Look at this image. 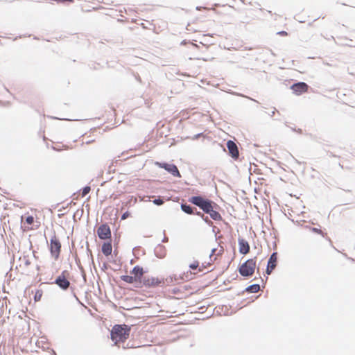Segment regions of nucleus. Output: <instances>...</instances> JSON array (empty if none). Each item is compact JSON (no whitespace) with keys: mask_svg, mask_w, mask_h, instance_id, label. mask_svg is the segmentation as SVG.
I'll return each mask as SVG.
<instances>
[{"mask_svg":"<svg viewBox=\"0 0 355 355\" xmlns=\"http://www.w3.org/2000/svg\"><path fill=\"white\" fill-rule=\"evenodd\" d=\"M102 252L105 256H109L112 254V246L110 242H105L102 245Z\"/></svg>","mask_w":355,"mask_h":355,"instance_id":"a211bd4d","label":"nucleus"},{"mask_svg":"<svg viewBox=\"0 0 355 355\" xmlns=\"http://www.w3.org/2000/svg\"><path fill=\"white\" fill-rule=\"evenodd\" d=\"M130 329L125 324H116L111 331V338L115 343L124 342L130 335Z\"/></svg>","mask_w":355,"mask_h":355,"instance_id":"7ed1b4c3","label":"nucleus"},{"mask_svg":"<svg viewBox=\"0 0 355 355\" xmlns=\"http://www.w3.org/2000/svg\"><path fill=\"white\" fill-rule=\"evenodd\" d=\"M257 266V257L250 259L243 263L239 268V271L243 277L252 276Z\"/></svg>","mask_w":355,"mask_h":355,"instance_id":"39448f33","label":"nucleus"},{"mask_svg":"<svg viewBox=\"0 0 355 355\" xmlns=\"http://www.w3.org/2000/svg\"><path fill=\"white\" fill-rule=\"evenodd\" d=\"M213 10L224 19H230L233 17L235 12V8L227 4L220 6L218 3L217 6L214 7Z\"/></svg>","mask_w":355,"mask_h":355,"instance_id":"423d86ee","label":"nucleus"},{"mask_svg":"<svg viewBox=\"0 0 355 355\" xmlns=\"http://www.w3.org/2000/svg\"><path fill=\"white\" fill-rule=\"evenodd\" d=\"M278 34L282 36H286L288 35V33L286 31H280L278 33Z\"/></svg>","mask_w":355,"mask_h":355,"instance_id":"bb28decb","label":"nucleus"},{"mask_svg":"<svg viewBox=\"0 0 355 355\" xmlns=\"http://www.w3.org/2000/svg\"><path fill=\"white\" fill-rule=\"evenodd\" d=\"M130 214L128 211H125L121 216V220H125L130 216Z\"/></svg>","mask_w":355,"mask_h":355,"instance_id":"a878e982","label":"nucleus"},{"mask_svg":"<svg viewBox=\"0 0 355 355\" xmlns=\"http://www.w3.org/2000/svg\"><path fill=\"white\" fill-rule=\"evenodd\" d=\"M69 273L67 270H64L62 273L56 278L55 283L62 289L67 290L70 286V282L69 281Z\"/></svg>","mask_w":355,"mask_h":355,"instance_id":"9d476101","label":"nucleus"},{"mask_svg":"<svg viewBox=\"0 0 355 355\" xmlns=\"http://www.w3.org/2000/svg\"><path fill=\"white\" fill-rule=\"evenodd\" d=\"M61 243L56 235H53L50 239L49 250L52 257L58 260L61 252Z\"/></svg>","mask_w":355,"mask_h":355,"instance_id":"6e6552de","label":"nucleus"},{"mask_svg":"<svg viewBox=\"0 0 355 355\" xmlns=\"http://www.w3.org/2000/svg\"><path fill=\"white\" fill-rule=\"evenodd\" d=\"M223 252V247H220V249L214 248L211 250V254L209 256V262H204L202 263L201 265H200V263L198 261H194L193 263H191L189 265V268L193 270H197L198 272H194V274H196L198 272H202L205 270H209V267L212 265L214 261L216 259L217 256L221 255Z\"/></svg>","mask_w":355,"mask_h":355,"instance_id":"f03ea898","label":"nucleus"},{"mask_svg":"<svg viewBox=\"0 0 355 355\" xmlns=\"http://www.w3.org/2000/svg\"><path fill=\"white\" fill-rule=\"evenodd\" d=\"M182 207V209L187 214H193V209H192V207H190L189 205H182L181 206Z\"/></svg>","mask_w":355,"mask_h":355,"instance_id":"5701e85b","label":"nucleus"},{"mask_svg":"<svg viewBox=\"0 0 355 355\" xmlns=\"http://www.w3.org/2000/svg\"><path fill=\"white\" fill-rule=\"evenodd\" d=\"M191 46H192L193 48H196L197 46H196V45H194V44H191Z\"/></svg>","mask_w":355,"mask_h":355,"instance_id":"cd10ccee","label":"nucleus"},{"mask_svg":"<svg viewBox=\"0 0 355 355\" xmlns=\"http://www.w3.org/2000/svg\"><path fill=\"white\" fill-rule=\"evenodd\" d=\"M291 89L295 94L301 95L308 91L309 85L305 83L300 82L291 85Z\"/></svg>","mask_w":355,"mask_h":355,"instance_id":"4468645a","label":"nucleus"},{"mask_svg":"<svg viewBox=\"0 0 355 355\" xmlns=\"http://www.w3.org/2000/svg\"><path fill=\"white\" fill-rule=\"evenodd\" d=\"M190 202L202 209L205 212L209 214L210 217L214 220H220L222 217L220 214L214 209L216 205L212 201L205 199L201 196H193L190 199Z\"/></svg>","mask_w":355,"mask_h":355,"instance_id":"f257e3e1","label":"nucleus"},{"mask_svg":"<svg viewBox=\"0 0 355 355\" xmlns=\"http://www.w3.org/2000/svg\"><path fill=\"white\" fill-rule=\"evenodd\" d=\"M335 34L337 39L345 44L349 45L347 43V40H349L350 42L353 40L352 38H349L351 36V31L345 26H339L336 31Z\"/></svg>","mask_w":355,"mask_h":355,"instance_id":"1a4fd4ad","label":"nucleus"},{"mask_svg":"<svg viewBox=\"0 0 355 355\" xmlns=\"http://www.w3.org/2000/svg\"><path fill=\"white\" fill-rule=\"evenodd\" d=\"M277 263V253L273 252L268 262L266 273L270 275L272 271L276 268Z\"/></svg>","mask_w":355,"mask_h":355,"instance_id":"dca6fc26","label":"nucleus"},{"mask_svg":"<svg viewBox=\"0 0 355 355\" xmlns=\"http://www.w3.org/2000/svg\"><path fill=\"white\" fill-rule=\"evenodd\" d=\"M145 273L144 268L139 266H136L131 270V275H122L121 279L128 284H143V276Z\"/></svg>","mask_w":355,"mask_h":355,"instance_id":"20e7f679","label":"nucleus"},{"mask_svg":"<svg viewBox=\"0 0 355 355\" xmlns=\"http://www.w3.org/2000/svg\"><path fill=\"white\" fill-rule=\"evenodd\" d=\"M156 164L159 167H160L162 168H164L166 171H167L168 172L171 173L173 176L178 177V178L181 177V175L178 171V168L175 165L170 164H167V163H159V162H157Z\"/></svg>","mask_w":355,"mask_h":355,"instance_id":"ddd939ff","label":"nucleus"},{"mask_svg":"<svg viewBox=\"0 0 355 355\" xmlns=\"http://www.w3.org/2000/svg\"><path fill=\"white\" fill-rule=\"evenodd\" d=\"M153 203L157 205H162L164 203V201L162 199L158 198V199L154 200Z\"/></svg>","mask_w":355,"mask_h":355,"instance_id":"393cba45","label":"nucleus"},{"mask_svg":"<svg viewBox=\"0 0 355 355\" xmlns=\"http://www.w3.org/2000/svg\"><path fill=\"white\" fill-rule=\"evenodd\" d=\"M34 218L32 216H28L25 218V223L27 224V226H26V228L28 230H33V228L31 227L32 225L34 223Z\"/></svg>","mask_w":355,"mask_h":355,"instance_id":"6ab92c4d","label":"nucleus"},{"mask_svg":"<svg viewBox=\"0 0 355 355\" xmlns=\"http://www.w3.org/2000/svg\"><path fill=\"white\" fill-rule=\"evenodd\" d=\"M239 250L242 254H247L250 252V245L248 241L243 239H239Z\"/></svg>","mask_w":355,"mask_h":355,"instance_id":"f3484780","label":"nucleus"},{"mask_svg":"<svg viewBox=\"0 0 355 355\" xmlns=\"http://www.w3.org/2000/svg\"><path fill=\"white\" fill-rule=\"evenodd\" d=\"M311 230L314 233L320 234L324 238H327V233L323 232L321 229H318L316 227H312V228H311Z\"/></svg>","mask_w":355,"mask_h":355,"instance_id":"aec40b11","label":"nucleus"},{"mask_svg":"<svg viewBox=\"0 0 355 355\" xmlns=\"http://www.w3.org/2000/svg\"><path fill=\"white\" fill-rule=\"evenodd\" d=\"M227 147L231 157L237 159L239 157V152L236 144L233 141L229 140L227 142Z\"/></svg>","mask_w":355,"mask_h":355,"instance_id":"2eb2a0df","label":"nucleus"},{"mask_svg":"<svg viewBox=\"0 0 355 355\" xmlns=\"http://www.w3.org/2000/svg\"><path fill=\"white\" fill-rule=\"evenodd\" d=\"M219 0H193L197 10L209 11L214 9L218 4Z\"/></svg>","mask_w":355,"mask_h":355,"instance_id":"0eeeda50","label":"nucleus"},{"mask_svg":"<svg viewBox=\"0 0 355 355\" xmlns=\"http://www.w3.org/2000/svg\"><path fill=\"white\" fill-rule=\"evenodd\" d=\"M90 190H91V188L89 186L84 187L83 189V191H82V196L83 197L85 196L87 193H89Z\"/></svg>","mask_w":355,"mask_h":355,"instance_id":"b1692460","label":"nucleus"},{"mask_svg":"<svg viewBox=\"0 0 355 355\" xmlns=\"http://www.w3.org/2000/svg\"><path fill=\"white\" fill-rule=\"evenodd\" d=\"M260 289V286L259 284H254L248 288V291L250 293H257Z\"/></svg>","mask_w":355,"mask_h":355,"instance_id":"4be33fe9","label":"nucleus"},{"mask_svg":"<svg viewBox=\"0 0 355 355\" xmlns=\"http://www.w3.org/2000/svg\"><path fill=\"white\" fill-rule=\"evenodd\" d=\"M164 284V278L155 277H144L143 286L146 287H155Z\"/></svg>","mask_w":355,"mask_h":355,"instance_id":"9b49d317","label":"nucleus"},{"mask_svg":"<svg viewBox=\"0 0 355 355\" xmlns=\"http://www.w3.org/2000/svg\"><path fill=\"white\" fill-rule=\"evenodd\" d=\"M97 234L101 239L105 240L111 238V230L108 225L103 224L97 229Z\"/></svg>","mask_w":355,"mask_h":355,"instance_id":"f8f14e48","label":"nucleus"},{"mask_svg":"<svg viewBox=\"0 0 355 355\" xmlns=\"http://www.w3.org/2000/svg\"><path fill=\"white\" fill-rule=\"evenodd\" d=\"M43 295V291L41 289H38L35 291V295H34V300L35 302H39L41 300L42 297Z\"/></svg>","mask_w":355,"mask_h":355,"instance_id":"412c9836","label":"nucleus"}]
</instances>
